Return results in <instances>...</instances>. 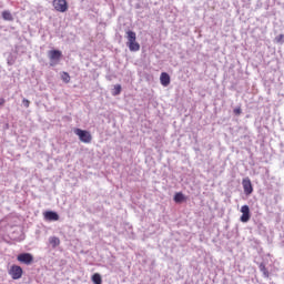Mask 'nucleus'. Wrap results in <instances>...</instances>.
Masks as SVG:
<instances>
[{
	"instance_id": "nucleus-1",
	"label": "nucleus",
	"mask_w": 284,
	"mask_h": 284,
	"mask_svg": "<svg viewBox=\"0 0 284 284\" xmlns=\"http://www.w3.org/2000/svg\"><path fill=\"white\" fill-rule=\"evenodd\" d=\"M126 45L130 52H139L141 44L136 42V32L129 30L126 31Z\"/></svg>"
},
{
	"instance_id": "nucleus-2",
	"label": "nucleus",
	"mask_w": 284,
	"mask_h": 284,
	"mask_svg": "<svg viewBox=\"0 0 284 284\" xmlns=\"http://www.w3.org/2000/svg\"><path fill=\"white\" fill-rule=\"evenodd\" d=\"M74 134L79 136V140L82 143H92V134L89 131L82 129H74Z\"/></svg>"
},
{
	"instance_id": "nucleus-3",
	"label": "nucleus",
	"mask_w": 284,
	"mask_h": 284,
	"mask_svg": "<svg viewBox=\"0 0 284 284\" xmlns=\"http://www.w3.org/2000/svg\"><path fill=\"white\" fill-rule=\"evenodd\" d=\"M48 57L50 59V65L54 67L61 61V57H63V53L59 50H50L48 52Z\"/></svg>"
},
{
	"instance_id": "nucleus-4",
	"label": "nucleus",
	"mask_w": 284,
	"mask_h": 284,
	"mask_svg": "<svg viewBox=\"0 0 284 284\" xmlns=\"http://www.w3.org/2000/svg\"><path fill=\"white\" fill-rule=\"evenodd\" d=\"M52 6L55 12H68V0H53Z\"/></svg>"
},
{
	"instance_id": "nucleus-5",
	"label": "nucleus",
	"mask_w": 284,
	"mask_h": 284,
	"mask_svg": "<svg viewBox=\"0 0 284 284\" xmlns=\"http://www.w3.org/2000/svg\"><path fill=\"white\" fill-rule=\"evenodd\" d=\"M9 275L13 281H19L23 276V268L19 265H12L9 270Z\"/></svg>"
},
{
	"instance_id": "nucleus-6",
	"label": "nucleus",
	"mask_w": 284,
	"mask_h": 284,
	"mask_svg": "<svg viewBox=\"0 0 284 284\" xmlns=\"http://www.w3.org/2000/svg\"><path fill=\"white\" fill-rule=\"evenodd\" d=\"M241 217H240V221L242 223H247L250 221V219H252V214L250 213V206L248 205H243L241 207Z\"/></svg>"
},
{
	"instance_id": "nucleus-7",
	"label": "nucleus",
	"mask_w": 284,
	"mask_h": 284,
	"mask_svg": "<svg viewBox=\"0 0 284 284\" xmlns=\"http://www.w3.org/2000/svg\"><path fill=\"white\" fill-rule=\"evenodd\" d=\"M17 258L19 263H24V265H30L34 261V257L30 253H21Z\"/></svg>"
},
{
	"instance_id": "nucleus-8",
	"label": "nucleus",
	"mask_w": 284,
	"mask_h": 284,
	"mask_svg": "<svg viewBox=\"0 0 284 284\" xmlns=\"http://www.w3.org/2000/svg\"><path fill=\"white\" fill-rule=\"evenodd\" d=\"M244 193L250 196L254 192V187L252 186V181L250 178H246L242 181Z\"/></svg>"
},
{
	"instance_id": "nucleus-9",
	"label": "nucleus",
	"mask_w": 284,
	"mask_h": 284,
	"mask_svg": "<svg viewBox=\"0 0 284 284\" xmlns=\"http://www.w3.org/2000/svg\"><path fill=\"white\" fill-rule=\"evenodd\" d=\"M44 221H59V213L54 211H47L43 213Z\"/></svg>"
},
{
	"instance_id": "nucleus-10",
	"label": "nucleus",
	"mask_w": 284,
	"mask_h": 284,
	"mask_svg": "<svg viewBox=\"0 0 284 284\" xmlns=\"http://www.w3.org/2000/svg\"><path fill=\"white\" fill-rule=\"evenodd\" d=\"M170 74H168V72H162L160 75L161 85H163V88H168V85H170Z\"/></svg>"
},
{
	"instance_id": "nucleus-11",
	"label": "nucleus",
	"mask_w": 284,
	"mask_h": 284,
	"mask_svg": "<svg viewBox=\"0 0 284 284\" xmlns=\"http://www.w3.org/2000/svg\"><path fill=\"white\" fill-rule=\"evenodd\" d=\"M173 201L175 203H184V201H187V197H185V195L182 192H178L175 193Z\"/></svg>"
},
{
	"instance_id": "nucleus-12",
	"label": "nucleus",
	"mask_w": 284,
	"mask_h": 284,
	"mask_svg": "<svg viewBox=\"0 0 284 284\" xmlns=\"http://www.w3.org/2000/svg\"><path fill=\"white\" fill-rule=\"evenodd\" d=\"M49 243L52 245V247H59V245H61V240H59L57 236H52L50 237Z\"/></svg>"
},
{
	"instance_id": "nucleus-13",
	"label": "nucleus",
	"mask_w": 284,
	"mask_h": 284,
	"mask_svg": "<svg viewBox=\"0 0 284 284\" xmlns=\"http://www.w3.org/2000/svg\"><path fill=\"white\" fill-rule=\"evenodd\" d=\"M91 281L94 284H102L103 283V280L101 278V274H99V273L93 274L92 277H91Z\"/></svg>"
},
{
	"instance_id": "nucleus-14",
	"label": "nucleus",
	"mask_w": 284,
	"mask_h": 284,
	"mask_svg": "<svg viewBox=\"0 0 284 284\" xmlns=\"http://www.w3.org/2000/svg\"><path fill=\"white\" fill-rule=\"evenodd\" d=\"M2 19H4V21H12V13H10V11H2Z\"/></svg>"
},
{
	"instance_id": "nucleus-15",
	"label": "nucleus",
	"mask_w": 284,
	"mask_h": 284,
	"mask_svg": "<svg viewBox=\"0 0 284 284\" xmlns=\"http://www.w3.org/2000/svg\"><path fill=\"white\" fill-rule=\"evenodd\" d=\"M121 90H122L121 84H115L112 91V95L119 97V94H121Z\"/></svg>"
},
{
	"instance_id": "nucleus-16",
	"label": "nucleus",
	"mask_w": 284,
	"mask_h": 284,
	"mask_svg": "<svg viewBox=\"0 0 284 284\" xmlns=\"http://www.w3.org/2000/svg\"><path fill=\"white\" fill-rule=\"evenodd\" d=\"M61 79L64 83H70V73L69 72H62L61 73Z\"/></svg>"
},
{
	"instance_id": "nucleus-17",
	"label": "nucleus",
	"mask_w": 284,
	"mask_h": 284,
	"mask_svg": "<svg viewBox=\"0 0 284 284\" xmlns=\"http://www.w3.org/2000/svg\"><path fill=\"white\" fill-rule=\"evenodd\" d=\"M260 270L263 272L264 276H270V272L267 271V267H265V264H260Z\"/></svg>"
},
{
	"instance_id": "nucleus-18",
	"label": "nucleus",
	"mask_w": 284,
	"mask_h": 284,
	"mask_svg": "<svg viewBox=\"0 0 284 284\" xmlns=\"http://www.w3.org/2000/svg\"><path fill=\"white\" fill-rule=\"evenodd\" d=\"M275 42L283 44L284 43V34H280V36L275 37Z\"/></svg>"
},
{
	"instance_id": "nucleus-19",
	"label": "nucleus",
	"mask_w": 284,
	"mask_h": 284,
	"mask_svg": "<svg viewBox=\"0 0 284 284\" xmlns=\"http://www.w3.org/2000/svg\"><path fill=\"white\" fill-rule=\"evenodd\" d=\"M22 103H23L24 108H30V100L23 99Z\"/></svg>"
},
{
	"instance_id": "nucleus-20",
	"label": "nucleus",
	"mask_w": 284,
	"mask_h": 284,
	"mask_svg": "<svg viewBox=\"0 0 284 284\" xmlns=\"http://www.w3.org/2000/svg\"><path fill=\"white\" fill-rule=\"evenodd\" d=\"M233 112L239 116V114H241L243 111L241 110V108H236L233 110Z\"/></svg>"
},
{
	"instance_id": "nucleus-21",
	"label": "nucleus",
	"mask_w": 284,
	"mask_h": 284,
	"mask_svg": "<svg viewBox=\"0 0 284 284\" xmlns=\"http://www.w3.org/2000/svg\"><path fill=\"white\" fill-rule=\"evenodd\" d=\"M6 104V99L0 98V105H4Z\"/></svg>"
}]
</instances>
